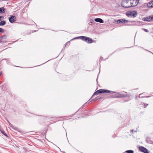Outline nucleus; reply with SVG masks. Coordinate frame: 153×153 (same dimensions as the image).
Instances as JSON below:
<instances>
[{
    "mask_svg": "<svg viewBox=\"0 0 153 153\" xmlns=\"http://www.w3.org/2000/svg\"><path fill=\"white\" fill-rule=\"evenodd\" d=\"M79 38H80L83 41L87 42V43H91L93 42V40L92 39H91V38L88 37L86 36H80L79 37H75L73 39H71V40L74 39H76Z\"/></svg>",
    "mask_w": 153,
    "mask_h": 153,
    "instance_id": "obj_1",
    "label": "nucleus"
},
{
    "mask_svg": "<svg viewBox=\"0 0 153 153\" xmlns=\"http://www.w3.org/2000/svg\"><path fill=\"white\" fill-rule=\"evenodd\" d=\"M111 93V94H113V93H115V91H111L108 90L100 89V90H98L96 92H95L93 94L92 97H93L94 95L98 94L100 93Z\"/></svg>",
    "mask_w": 153,
    "mask_h": 153,
    "instance_id": "obj_2",
    "label": "nucleus"
},
{
    "mask_svg": "<svg viewBox=\"0 0 153 153\" xmlns=\"http://www.w3.org/2000/svg\"><path fill=\"white\" fill-rule=\"evenodd\" d=\"M115 92V93H115L116 94L114 95L111 96V97L113 98L125 97L127 96L126 94H123L121 93Z\"/></svg>",
    "mask_w": 153,
    "mask_h": 153,
    "instance_id": "obj_3",
    "label": "nucleus"
},
{
    "mask_svg": "<svg viewBox=\"0 0 153 153\" xmlns=\"http://www.w3.org/2000/svg\"><path fill=\"white\" fill-rule=\"evenodd\" d=\"M137 14V12L135 11H129L126 13V15L129 17L132 16L133 17H134Z\"/></svg>",
    "mask_w": 153,
    "mask_h": 153,
    "instance_id": "obj_4",
    "label": "nucleus"
},
{
    "mask_svg": "<svg viewBox=\"0 0 153 153\" xmlns=\"http://www.w3.org/2000/svg\"><path fill=\"white\" fill-rule=\"evenodd\" d=\"M8 19L9 22L11 23H13L16 20V16L13 15H12L10 17H9Z\"/></svg>",
    "mask_w": 153,
    "mask_h": 153,
    "instance_id": "obj_5",
    "label": "nucleus"
},
{
    "mask_svg": "<svg viewBox=\"0 0 153 153\" xmlns=\"http://www.w3.org/2000/svg\"><path fill=\"white\" fill-rule=\"evenodd\" d=\"M139 150L140 151L144 153H149L148 152V150L143 146L140 147H139Z\"/></svg>",
    "mask_w": 153,
    "mask_h": 153,
    "instance_id": "obj_6",
    "label": "nucleus"
},
{
    "mask_svg": "<svg viewBox=\"0 0 153 153\" xmlns=\"http://www.w3.org/2000/svg\"><path fill=\"white\" fill-rule=\"evenodd\" d=\"M134 1V0H130L128 1L127 2V3H130L131 5H127L126 6H123V7H124L125 8H129L131 7L132 6H134V5L133 6V2Z\"/></svg>",
    "mask_w": 153,
    "mask_h": 153,
    "instance_id": "obj_7",
    "label": "nucleus"
},
{
    "mask_svg": "<svg viewBox=\"0 0 153 153\" xmlns=\"http://www.w3.org/2000/svg\"><path fill=\"white\" fill-rule=\"evenodd\" d=\"M94 21L97 22H99L100 23H103V21L100 18H97L94 19Z\"/></svg>",
    "mask_w": 153,
    "mask_h": 153,
    "instance_id": "obj_8",
    "label": "nucleus"
},
{
    "mask_svg": "<svg viewBox=\"0 0 153 153\" xmlns=\"http://www.w3.org/2000/svg\"><path fill=\"white\" fill-rule=\"evenodd\" d=\"M8 122L9 123V125L10 127H11L13 129H14L16 130L17 131H19V129L18 128L14 126L10 122Z\"/></svg>",
    "mask_w": 153,
    "mask_h": 153,
    "instance_id": "obj_9",
    "label": "nucleus"
},
{
    "mask_svg": "<svg viewBox=\"0 0 153 153\" xmlns=\"http://www.w3.org/2000/svg\"><path fill=\"white\" fill-rule=\"evenodd\" d=\"M147 6L149 7H153V1H150L147 4Z\"/></svg>",
    "mask_w": 153,
    "mask_h": 153,
    "instance_id": "obj_10",
    "label": "nucleus"
},
{
    "mask_svg": "<svg viewBox=\"0 0 153 153\" xmlns=\"http://www.w3.org/2000/svg\"><path fill=\"white\" fill-rule=\"evenodd\" d=\"M148 104H146L145 103L142 102L141 104H140V107H143L144 108H145L148 105Z\"/></svg>",
    "mask_w": 153,
    "mask_h": 153,
    "instance_id": "obj_11",
    "label": "nucleus"
},
{
    "mask_svg": "<svg viewBox=\"0 0 153 153\" xmlns=\"http://www.w3.org/2000/svg\"><path fill=\"white\" fill-rule=\"evenodd\" d=\"M6 10L4 7L0 8V13H3L5 12Z\"/></svg>",
    "mask_w": 153,
    "mask_h": 153,
    "instance_id": "obj_12",
    "label": "nucleus"
},
{
    "mask_svg": "<svg viewBox=\"0 0 153 153\" xmlns=\"http://www.w3.org/2000/svg\"><path fill=\"white\" fill-rule=\"evenodd\" d=\"M100 98V97H97L96 98H95L94 99H93L91 101H90L88 102V104H89L92 101H95L97 100Z\"/></svg>",
    "mask_w": 153,
    "mask_h": 153,
    "instance_id": "obj_13",
    "label": "nucleus"
},
{
    "mask_svg": "<svg viewBox=\"0 0 153 153\" xmlns=\"http://www.w3.org/2000/svg\"><path fill=\"white\" fill-rule=\"evenodd\" d=\"M6 22L4 20H2L0 22V26H3L5 25Z\"/></svg>",
    "mask_w": 153,
    "mask_h": 153,
    "instance_id": "obj_14",
    "label": "nucleus"
},
{
    "mask_svg": "<svg viewBox=\"0 0 153 153\" xmlns=\"http://www.w3.org/2000/svg\"><path fill=\"white\" fill-rule=\"evenodd\" d=\"M123 19H119V20H118L117 21V22L118 24H120V23L123 24Z\"/></svg>",
    "mask_w": 153,
    "mask_h": 153,
    "instance_id": "obj_15",
    "label": "nucleus"
},
{
    "mask_svg": "<svg viewBox=\"0 0 153 153\" xmlns=\"http://www.w3.org/2000/svg\"><path fill=\"white\" fill-rule=\"evenodd\" d=\"M144 21L147 22H150V17L149 16L145 18L144 19Z\"/></svg>",
    "mask_w": 153,
    "mask_h": 153,
    "instance_id": "obj_16",
    "label": "nucleus"
},
{
    "mask_svg": "<svg viewBox=\"0 0 153 153\" xmlns=\"http://www.w3.org/2000/svg\"><path fill=\"white\" fill-rule=\"evenodd\" d=\"M143 94H140L139 95V98H143V97H145L142 96V95ZM150 97V96H146V97Z\"/></svg>",
    "mask_w": 153,
    "mask_h": 153,
    "instance_id": "obj_17",
    "label": "nucleus"
},
{
    "mask_svg": "<svg viewBox=\"0 0 153 153\" xmlns=\"http://www.w3.org/2000/svg\"><path fill=\"white\" fill-rule=\"evenodd\" d=\"M125 152L126 153H134V151L132 150H128L126 151Z\"/></svg>",
    "mask_w": 153,
    "mask_h": 153,
    "instance_id": "obj_18",
    "label": "nucleus"
},
{
    "mask_svg": "<svg viewBox=\"0 0 153 153\" xmlns=\"http://www.w3.org/2000/svg\"><path fill=\"white\" fill-rule=\"evenodd\" d=\"M123 24H127L129 22L128 20L124 19H123Z\"/></svg>",
    "mask_w": 153,
    "mask_h": 153,
    "instance_id": "obj_19",
    "label": "nucleus"
},
{
    "mask_svg": "<svg viewBox=\"0 0 153 153\" xmlns=\"http://www.w3.org/2000/svg\"><path fill=\"white\" fill-rule=\"evenodd\" d=\"M4 31V30L2 28H0V33H3Z\"/></svg>",
    "mask_w": 153,
    "mask_h": 153,
    "instance_id": "obj_20",
    "label": "nucleus"
},
{
    "mask_svg": "<svg viewBox=\"0 0 153 153\" xmlns=\"http://www.w3.org/2000/svg\"><path fill=\"white\" fill-rule=\"evenodd\" d=\"M139 24H140V22H135V25H138Z\"/></svg>",
    "mask_w": 153,
    "mask_h": 153,
    "instance_id": "obj_21",
    "label": "nucleus"
},
{
    "mask_svg": "<svg viewBox=\"0 0 153 153\" xmlns=\"http://www.w3.org/2000/svg\"><path fill=\"white\" fill-rule=\"evenodd\" d=\"M150 19V21H153V16H149Z\"/></svg>",
    "mask_w": 153,
    "mask_h": 153,
    "instance_id": "obj_22",
    "label": "nucleus"
},
{
    "mask_svg": "<svg viewBox=\"0 0 153 153\" xmlns=\"http://www.w3.org/2000/svg\"><path fill=\"white\" fill-rule=\"evenodd\" d=\"M1 38L2 39H5L6 38V36L5 35H3L2 36Z\"/></svg>",
    "mask_w": 153,
    "mask_h": 153,
    "instance_id": "obj_23",
    "label": "nucleus"
},
{
    "mask_svg": "<svg viewBox=\"0 0 153 153\" xmlns=\"http://www.w3.org/2000/svg\"><path fill=\"white\" fill-rule=\"evenodd\" d=\"M70 44V42L69 41H68V42H66L65 44V47L68 44Z\"/></svg>",
    "mask_w": 153,
    "mask_h": 153,
    "instance_id": "obj_24",
    "label": "nucleus"
},
{
    "mask_svg": "<svg viewBox=\"0 0 153 153\" xmlns=\"http://www.w3.org/2000/svg\"><path fill=\"white\" fill-rule=\"evenodd\" d=\"M143 29L146 32H149L148 30L146 29Z\"/></svg>",
    "mask_w": 153,
    "mask_h": 153,
    "instance_id": "obj_25",
    "label": "nucleus"
},
{
    "mask_svg": "<svg viewBox=\"0 0 153 153\" xmlns=\"http://www.w3.org/2000/svg\"><path fill=\"white\" fill-rule=\"evenodd\" d=\"M3 18V16H0V19H2Z\"/></svg>",
    "mask_w": 153,
    "mask_h": 153,
    "instance_id": "obj_26",
    "label": "nucleus"
},
{
    "mask_svg": "<svg viewBox=\"0 0 153 153\" xmlns=\"http://www.w3.org/2000/svg\"><path fill=\"white\" fill-rule=\"evenodd\" d=\"M2 74V72L1 71H0V76Z\"/></svg>",
    "mask_w": 153,
    "mask_h": 153,
    "instance_id": "obj_27",
    "label": "nucleus"
},
{
    "mask_svg": "<svg viewBox=\"0 0 153 153\" xmlns=\"http://www.w3.org/2000/svg\"><path fill=\"white\" fill-rule=\"evenodd\" d=\"M2 133H3V134H4V135H5V136H7V134H5H5H4L3 132Z\"/></svg>",
    "mask_w": 153,
    "mask_h": 153,
    "instance_id": "obj_28",
    "label": "nucleus"
},
{
    "mask_svg": "<svg viewBox=\"0 0 153 153\" xmlns=\"http://www.w3.org/2000/svg\"><path fill=\"white\" fill-rule=\"evenodd\" d=\"M146 50V51H149V52H151H151H150V51H149L147 50Z\"/></svg>",
    "mask_w": 153,
    "mask_h": 153,
    "instance_id": "obj_29",
    "label": "nucleus"
},
{
    "mask_svg": "<svg viewBox=\"0 0 153 153\" xmlns=\"http://www.w3.org/2000/svg\"><path fill=\"white\" fill-rule=\"evenodd\" d=\"M133 130H131V132H133Z\"/></svg>",
    "mask_w": 153,
    "mask_h": 153,
    "instance_id": "obj_30",
    "label": "nucleus"
},
{
    "mask_svg": "<svg viewBox=\"0 0 153 153\" xmlns=\"http://www.w3.org/2000/svg\"><path fill=\"white\" fill-rule=\"evenodd\" d=\"M137 1H138H138H139V0H136V2H137Z\"/></svg>",
    "mask_w": 153,
    "mask_h": 153,
    "instance_id": "obj_31",
    "label": "nucleus"
},
{
    "mask_svg": "<svg viewBox=\"0 0 153 153\" xmlns=\"http://www.w3.org/2000/svg\"><path fill=\"white\" fill-rule=\"evenodd\" d=\"M2 89H3V90L4 89V88H3V87H2Z\"/></svg>",
    "mask_w": 153,
    "mask_h": 153,
    "instance_id": "obj_32",
    "label": "nucleus"
},
{
    "mask_svg": "<svg viewBox=\"0 0 153 153\" xmlns=\"http://www.w3.org/2000/svg\"><path fill=\"white\" fill-rule=\"evenodd\" d=\"M2 89H3V90L4 89V88H3V87H2Z\"/></svg>",
    "mask_w": 153,
    "mask_h": 153,
    "instance_id": "obj_33",
    "label": "nucleus"
},
{
    "mask_svg": "<svg viewBox=\"0 0 153 153\" xmlns=\"http://www.w3.org/2000/svg\"><path fill=\"white\" fill-rule=\"evenodd\" d=\"M96 81H97V79Z\"/></svg>",
    "mask_w": 153,
    "mask_h": 153,
    "instance_id": "obj_34",
    "label": "nucleus"
},
{
    "mask_svg": "<svg viewBox=\"0 0 153 153\" xmlns=\"http://www.w3.org/2000/svg\"><path fill=\"white\" fill-rule=\"evenodd\" d=\"M1 19H0V21H1Z\"/></svg>",
    "mask_w": 153,
    "mask_h": 153,
    "instance_id": "obj_35",
    "label": "nucleus"
}]
</instances>
